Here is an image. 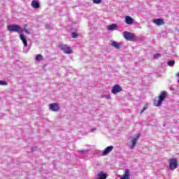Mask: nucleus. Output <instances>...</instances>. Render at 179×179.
I'll list each match as a JSON object with an SVG mask.
<instances>
[{
	"label": "nucleus",
	"mask_w": 179,
	"mask_h": 179,
	"mask_svg": "<svg viewBox=\"0 0 179 179\" xmlns=\"http://www.w3.org/2000/svg\"><path fill=\"white\" fill-rule=\"evenodd\" d=\"M58 47L59 48H60V50H62V51L64 52V54H72V52H73V50H72V48L68 46V45L59 44Z\"/></svg>",
	"instance_id": "7ed1b4c3"
},
{
	"label": "nucleus",
	"mask_w": 179,
	"mask_h": 179,
	"mask_svg": "<svg viewBox=\"0 0 179 179\" xmlns=\"http://www.w3.org/2000/svg\"><path fill=\"white\" fill-rule=\"evenodd\" d=\"M123 37L127 41H136V36L134 35V33L124 31L123 32Z\"/></svg>",
	"instance_id": "f257e3e1"
},
{
	"label": "nucleus",
	"mask_w": 179,
	"mask_h": 179,
	"mask_svg": "<svg viewBox=\"0 0 179 179\" xmlns=\"http://www.w3.org/2000/svg\"><path fill=\"white\" fill-rule=\"evenodd\" d=\"M170 170L174 171L178 167V161L176 158H171L169 160Z\"/></svg>",
	"instance_id": "20e7f679"
},
{
	"label": "nucleus",
	"mask_w": 179,
	"mask_h": 179,
	"mask_svg": "<svg viewBox=\"0 0 179 179\" xmlns=\"http://www.w3.org/2000/svg\"><path fill=\"white\" fill-rule=\"evenodd\" d=\"M79 152L80 153H87V150H80Z\"/></svg>",
	"instance_id": "a878e982"
},
{
	"label": "nucleus",
	"mask_w": 179,
	"mask_h": 179,
	"mask_svg": "<svg viewBox=\"0 0 179 179\" xmlns=\"http://www.w3.org/2000/svg\"><path fill=\"white\" fill-rule=\"evenodd\" d=\"M113 149H114V146L113 145L107 147L106 148H105V150L102 152L103 156H107L108 153H110V152H113Z\"/></svg>",
	"instance_id": "1a4fd4ad"
},
{
	"label": "nucleus",
	"mask_w": 179,
	"mask_h": 179,
	"mask_svg": "<svg viewBox=\"0 0 179 179\" xmlns=\"http://www.w3.org/2000/svg\"><path fill=\"white\" fill-rule=\"evenodd\" d=\"M0 85H1V80H0Z\"/></svg>",
	"instance_id": "7c9ffc66"
},
{
	"label": "nucleus",
	"mask_w": 179,
	"mask_h": 179,
	"mask_svg": "<svg viewBox=\"0 0 179 179\" xmlns=\"http://www.w3.org/2000/svg\"><path fill=\"white\" fill-rule=\"evenodd\" d=\"M107 99H110V96H107Z\"/></svg>",
	"instance_id": "c85d7f7f"
},
{
	"label": "nucleus",
	"mask_w": 179,
	"mask_h": 179,
	"mask_svg": "<svg viewBox=\"0 0 179 179\" xmlns=\"http://www.w3.org/2000/svg\"><path fill=\"white\" fill-rule=\"evenodd\" d=\"M1 86H8V83L6 81L1 80Z\"/></svg>",
	"instance_id": "5701e85b"
},
{
	"label": "nucleus",
	"mask_w": 179,
	"mask_h": 179,
	"mask_svg": "<svg viewBox=\"0 0 179 179\" xmlns=\"http://www.w3.org/2000/svg\"><path fill=\"white\" fill-rule=\"evenodd\" d=\"M8 31H15V33H20L22 31V27L18 24H10L7 27Z\"/></svg>",
	"instance_id": "f03ea898"
},
{
	"label": "nucleus",
	"mask_w": 179,
	"mask_h": 179,
	"mask_svg": "<svg viewBox=\"0 0 179 179\" xmlns=\"http://www.w3.org/2000/svg\"><path fill=\"white\" fill-rule=\"evenodd\" d=\"M148 108V105H145L143 108V110H141V114L145 111V110H147Z\"/></svg>",
	"instance_id": "393cba45"
},
{
	"label": "nucleus",
	"mask_w": 179,
	"mask_h": 179,
	"mask_svg": "<svg viewBox=\"0 0 179 179\" xmlns=\"http://www.w3.org/2000/svg\"><path fill=\"white\" fill-rule=\"evenodd\" d=\"M167 97V92L166 91H162L161 92L159 96V100L158 103L156 105L157 107H159V106H162L163 103V101L164 99Z\"/></svg>",
	"instance_id": "39448f33"
},
{
	"label": "nucleus",
	"mask_w": 179,
	"mask_h": 179,
	"mask_svg": "<svg viewBox=\"0 0 179 179\" xmlns=\"http://www.w3.org/2000/svg\"><path fill=\"white\" fill-rule=\"evenodd\" d=\"M169 66H174V64H176V61L171 60L167 62Z\"/></svg>",
	"instance_id": "6ab92c4d"
},
{
	"label": "nucleus",
	"mask_w": 179,
	"mask_h": 179,
	"mask_svg": "<svg viewBox=\"0 0 179 179\" xmlns=\"http://www.w3.org/2000/svg\"><path fill=\"white\" fill-rule=\"evenodd\" d=\"M24 29H27V24H24Z\"/></svg>",
	"instance_id": "cd10ccee"
},
{
	"label": "nucleus",
	"mask_w": 179,
	"mask_h": 179,
	"mask_svg": "<svg viewBox=\"0 0 179 179\" xmlns=\"http://www.w3.org/2000/svg\"><path fill=\"white\" fill-rule=\"evenodd\" d=\"M103 2L102 0H93V3H96V5H99V3H101Z\"/></svg>",
	"instance_id": "4be33fe9"
},
{
	"label": "nucleus",
	"mask_w": 179,
	"mask_h": 179,
	"mask_svg": "<svg viewBox=\"0 0 179 179\" xmlns=\"http://www.w3.org/2000/svg\"><path fill=\"white\" fill-rule=\"evenodd\" d=\"M31 6L35 9H38V8H40V3H38V1L34 0L31 2Z\"/></svg>",
	"instance_id": "2eb2a0df"
},
{
	"label": "nucleus",
	"mask_w": 179,
	"mask_h": 179,
	"mask_svg": "<svg viewBox=\"0 0 179 179\" xmlns=\"http://www.w3.org/2000/svg\"><path fill=\"white\" fill-rule=\"evenodd\" d=\"M25 33H27V34H30V31H29V30H27V29H24Z\"/></svg>",
	"instance_id": "bb28decb"
},
{
	"label": "nucleus",
	"mask_w": 179,
	"mask_h": 179,
	"mask_svg": "<svg viewBox=\"0 0 179 179\" xmlns=\"http://www.w3.org/2000/svg\"><path fill=\"white\" fill-rule=\"evenodd\" d=\"M120 92H122V87L120 85H115L111 90V93L113 94H117V93H120Z\"/></svg>",
	"instance_id": "0eeeda50"
},
{
	"label": "nucleus",
	"mask_w": 179,
	"mask_h": 179,
	"mask_svg": "<svg viewBox=\"0 0 179 179\" xmlns=\"http://www.w3.org/2000/svg\"><path fill=\"white\" fill-rule=\"evenodd\" d=\"M153 23L155 24H157V26H163L164 25V20L162 18H158L152 20Z\"/></svg>",
	"instance_id": "9d476101"
},
{
	"label": "nucleus",
	"mask_w": 179,
	"mask_h": 179,
	"mask_svg": "<svg viewBox=\"0 0 179 179\" xmlns=\"http://www.w3.org/2000/svg\"><path fill=\"white\" fill-rule=\"evenodd\" d=\"M160 57H162V54L160 53H156L154 55L155 59H157V58H160Z\"/></svg>",
	"instance_id": "412c9836"
},
{
	"label": "nucleus",
	"mask_w": 179,
	"mask_h": 179,
	"mask_svg": "<svg viewBox=\"0 0 179 179\" xmlns=\"http://www.w3.org/2000/svg\"><path fill=\"white\" fill-rule=\"evenodd\" d=\"M59 104L58 103H52L49 105V110H51V111L57 113L59 111Z\"/></svg>",
	"instance_id": "423d86ee"
},
{
	"label": "nucleus",
	"mask_w": 179,
	"mask_h": 179,
	"mask_svg": "<svg viewBox=\"0 0 179 179\" xmlns=\"http://www.w3.org/2000/svg\"><path fill=\"white\" fill-rule=\"evenodd\" d=\"M98 178L99 179H106L107 178V173L103 172H100L98 173Z\"/></svg>",
	"instance_id": "dca6fc26"
},
{
	"label": "nucleus",
	"mask_w": 179,
	"mask_h": 179,
	"mask_svg": "<svg viewBox=\"0 0 179 179\" xmlns=\"http://www.w3.org/2000/svg\"><path fill=\"white\" fill-rule=\"evenodd\" d=\"M131 176L129 175V169H125V173L120 179H130Z\"/></svg>",
	"instance_id": "4468645a"
},
{
	"label": "nucleus",
	"mask_w": 179,
	"mask_h": 179,
	"mask_svg": "<svg viewBox=\"0 0 179 179\" xmlns=\"http://www.w3.org/2000/svg\"><path fill=\"white\" fill-rule=\"evenodd\" d=\"M20 38L22 41L24 46L27 47V38L24 36V34H20Z\"/></svg>",
	"instance_id": "f8f14e48"
},
{
	"label": "nucleus",
	"mask_w": 179,
	"mask_h": 179,
	"mask_svg": "<svg viewBox=\"0 0 179 179\" xmlns=\"http://www.w3.org/2000/svg\"><path fill=\"white\" fill-rule=\"evenodd\" d=\"M136 138H134L131 140L132 145L130 146V149H135V146H136V143L138 142V141L141 138V134L138 133L136 135Z\"/></svg>",
	"instance_id": "6e6552de"
},
{
	"label": "nucleus",
	"mask_w": 179,
	"mask_h": 179,
	"mask_svg": "<svg viewBox=\"0 0 179 179\" xmlns=\"http://www.w3.org/2000/svg\"><path fill=\"white\" fill-rule=\"evenodd\" d=\"M45 29H47V30H50V29H51V26L48 24H46L45 25Z\"/></svg>",
	"instance_id": "b1692460"
},
{
	"label": "nucleus",
	"mask_w": 179,
	"mask_h": 179,
	"mask_svg": "<svg viewBox=\"0 0 179 179\" xmlns=\"http://www.w3.org/2000/svg\"><path fill=\"white\" fill-rule=\"evenodd\" d=\"M125 22H126L127 24H134V18H132L129 15H127L125 17Z\"/></svg>",
	"instance_id": "9b49d317"
},
{
	"label": "nucleus",
	"mask_w": 179,
	"mask_h": 179,
	"mask_svg": "<svg viewBox=\"0 0 179 179\" xmlns=\"http://www.w3.org/2000/svg\"><path fill=\"white\" fill-rule=\"evenodd\" d=\"M118 26L116 24H112L108 27V30H115Z\"/></svg>",
	"instance_id": "f3484780"
},
{
	"label": "nucleus",
	"mask_w": 179,
	"mask_h": 179,
	"mask_svg": "<svg viewBox=\"0 0 179 179\" xmlns=\"http://www.w3.org/2000/svg\"><path fill=\"white\" fill-rule=\"evenodd\" d=\"M72 36V38H78V37H79V34H78V33L76 32H73L71 34Z\"/></svg>",
	"instance_id": "aec40b11"
},
{
	"label": "nucleus",
	"mask_w": 179,
	"mask_h": 179,
	"mask_svg": "<svg viewBox=\"0 0 179 179\" xmlns=\"http://www.w3.org/2000/svg\"><path fill=\"white\" fill-rule=\"evenodd\" d=\"M111 45H112V47H114L117 50H120V48H121V43H118L117 41H113L111 43Z\"/></svg>",
	"instance_id": "ddd939ff"
},
{
	"label": "nucleus",
	"mask_w": 179,
	"mask_h": 179,
	"mask_svg": "<svg viewBox=\"0 0 179 179\" xmlns=\"http://www.w3.org/2000/svg\"><path fill=\"white\" fill-rule=\"evenodd\" d=\"M36 61L40 62V61H43V59H44V58L43 57L42 55H36Z\"/></svg>",
	"instance_id": "a211bd4d"
},
{
	"label": "nucleus",
	"mask_w": 179,
	"mask_h": 179,
	"mask_svg": "<svg viewBox=\"0 0 179 179\" xmlns=\"http://www.w3.org/2000/svg\"><path fill=\"white\" fill-rule=\"evenodd\" d=\"M107 99H110V96H107Z\"/></svg>",
	"instance_id": "c756f323"
}]
</instances>
